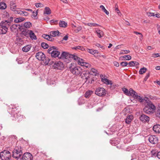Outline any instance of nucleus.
Listing matches in <instances>:
<instances>
[{
	"label": "nucleus",
	"mask_w": 160,
	"mask_h": 160,
	"mask_svg": "<svg viewBox=\"0 0 160 160\" xmlns=\"http://www.w3.org/2000/svg\"><path fill=\"white\" fill-rule=\"evenodd\" d=\"M59 57V58L62 59L63 60L67 61L66 60L67 59L69 61L71 60V58H72L75 60L76 58L75 57H77V56L74 55L70 54L67 52H63Z\"/></svg>",
	"instance_id": "1"
},
{
	"label": "nucleus",
	"mask_w": 160,
	"mask_h": 160,
	"mask_svg": "<svg viewBox=\"0 0 160 160\" xmlns=\"http://www.w3.org/2000/svg\"><path fill=\"white\" fill-rule=\"evenodd\" d=\"M36 57L40 61H43L46 65H48L50 61V59L48 58H46L45 55L42 52L36 53Z\"/></svg>",
	"instance_id": "2"
},
{
	"label": "nucleus",
	"mask_w": 160,
	"mask_h": 160,
	"mask_svg": "<svg viewBox=\"0 0 160 160\" xmlns=\"http://www.w3.org/2000/svg\"><path fill=\"white\" fill-rule=\"evenodd\" d=\"M48 52L51 54L52 57L54 58L58 57L59 58L60 52L58 51L55 47L50 48L48 50Z\"/></svg>",
	"instance_id": "3"
},
{
	"label": "nucleus",
	"mask_w": 160,
	"mask_h": 160,
	"mask_svg": "<svg viewBox=\"0 0 160 160\" xmlns=\"http://www.w3.org/2000/svg\"><path fill=\"white\" fill-rule=\"evenodd\" d=\"M16 108L17 107H15L14 106L12 107V117L14 118L13 119V120H17L18 121H20L22 120V117L20 114H19L18 113H17L18 111H16L18 110V108L16 109Z\"/></svg>",
	"instance_id": "4"
},
{
	"label": "nucleus",
	"mask_w": 160,
	"mask_h": 160,
	"mask_svg": "<svg viewBox=\"0 0 160 160\" xmlns=\"http://www.w3.org/2000/svg\"><path fill=\"white\" fill-rule=\"evenodd\" d=\"M12 157L18 159L22 155L21 147H17L12 152Z\"/></svg>",
	"instance_id": "5"
},
{
	"label": "nucleus",
	"mask_w": 160,
	"mask_h": 160,
	"mask_svg": "<svg viewBox=\"0 0 160 160\" xmlns=\"http://www.w3.org/2000/svg\"><path fill=\"white\" fill-rule=\"evenodd\" d=\"M11 157V153L9 151L4 150L0 153V158L2 160H9Z\"/></svg>",
	"instance_id": "6"
},
{
	"label": "nucleus",
	"mask_w": 160,
	"mask_h": 160,
	"mask_svg": "<svg viewBox=\"0 0 160 160\" xmlns=\"http://www.w3.org/2000/svg\"><path fill=\"white\" fill-rule=\"evenodd\" d=\"M130 95H131V96H132L134 98L137 99L140 102H142L144 100L146 102L147 101V99H148L147 98H145L146 99H145V98L143 99L142 97L138 95L137 93L132 88L130 89Z\"/></svg>",
	"instance_id": "7"
},
{
	"label": "nucleus",
	"mask_w": 160,
	"mask_h": 160,
	"mask_svg": "<svg viewBox=\"0 0 160 160\" xmlns=\"http://www.w3.org/2000/svg\"><path fill=\"white\" fill-rule=\"evenodd\" d=\"M75 57L76 58L75 61L78 62V63L79 65L86 68H88L90 67L91 65L88 63L84 62V60L82 59L78 56Z\"/></svg>",
	"instance_id": "8"
},
{
	"label": "nucleus",
	"mask_w": 160,
	"mask_h": 160,
	"mask_svg": "<svg viewBox=\"0 0 160 160\" xmlns=\"http://www.w3.org/2000/svg\"><path fill=\"white\" fill-rule=\"evenodd\" d=\"M95 93L99 97H103L105 96L106 91L103 88H98L96 89Z\"/></svg>",
	"instance_id": "9"
},
{
	"label": "nucleus",
	"mask_w": 160,
	"mask_h": 160,
	"mask_svg": "<svg viewBox=\"0 0 160 160\" xmlns=\"http://www.w3.org/2000/svg\"><path fill=\"white\" fill-rule=\"evenodd\" d=\"M71 71L74 74L78 75L80 74L82 72V69L79 67H75L73 68H71Z\"/></svg>",
	"instance_id": "10"
},
{
	"label": "nucleus",
	"mask_w": 160,
	"mask_h": 160,
	"mask_svg": "<svg viewBox=\"0 0 160 160\" xmlns=\"http://www.w3.org/2000/svg\"><path fill=\"white\" fill-rule=\"evenodd\" d=\"M148 140L151 143L155 144L158 142V138L155 136L151 135L149 137Z\"/></svg>",
	"instance_id": "11"
},
{
	"label": "nucleus",
	"mask_w": 160,
	"mask_h": 160,
	"mask_svg": "<svg viewBox=\"0 0 160 160\" xmlns=\"http://www.w3.org/2000/svg\"><path fill=\"white\" fill-rule=\"evenodd\" d=\"M54 68H57L58 69L61 70L64 67L62 63L61 62H56L53 65Z\"/></svg>",
	"instance_id": "12"
},
{
	"label": "nucleus",
	"mask_w": 160,
	"mask_h": 160,
	"mask_svg": "<svg viewBox=\"0 0 160 160\" xmlns=\"http://www.w3.org/2000/svg\"><path fill=\"white\" fill-rule=\"evenodd\" d=\"M83 74L84 75V76H82V77H83V79H85L86 80L85 82L87 83H92V81H93V80L91 79L90 80H90H88L90 78V77H89V74L88 73H87L86 72L83 73Z\"/></svg>",
	"instance_id": "13"
},
{
	"label": "nucleus",
	"mask_w": 160,
	"mask_h": 160,
	"mask_svg": "<svg viewBox=\"0 0 160 160\" xmlns=\"http://www.w3.org/2000/svg\"><path fill=\"white\" fill-rule=\"evenodd\" d=\"M0 24L1 27H3V28H6L8 29V27L10 26L11 25V24L10 23V22H8L7 20H6L4 21H2L1 22Z\"/></svg>",
	"instance_id": "14"
},
{
	"label": "nucleus",
	"mask_w": 160,
	"mask_h": 160,
	"mask_svg": "<svg viewBox=\"0 0 160 160\" xmlns=\"http://www.w3.org/2000/svg\"><path fill=\"white\" fill-rule=\"evenodd\" d=\"M140 120L143 122H148L149 120V118L146 115L142 114L140 117Z\"/></svg>",
	"instance_id": "15"
},
{
	"label": "nucleus",
	"mask_w": 160,
	"mask_h": 160,
	"mask_svg": "<svg viewBox=\"0 0 160 160\" xmlns=\"http://www.w3.org/2000/svg\"><path fill=\"white\" fill-rule=\"evenodd\" d=\"M146 102L147 104L146 106L150 108V109L151 110H152V111L154 112L156 109V107L155 106L151 101H147Z\"/></svg>",
	"instance_id": "16"
},
{
	"label": "nucleus",
	"mask_w": 160,
	"mask_h": 160,
	"mask_svg": "<svg viewBox=\"0 0 160 160\" xmlns=\"http://www.w3.org/2000/svg\"><path fill=\"white\" fill-rule=\"evenodd\" d=\"M23 158L25 159V160H31L32 158V155L29 152H26L22 156Z\"/></svg>",
	"instance_id": "17"
},
{
	"label": "nucleus",
	"mask_w": 160,
	"mask_h": 160,
	"mask_svg": "<svg viewBox=\"0 0 160 160\" xmlns=\"http://www.w3.org/2000/svg\"><path fill=\"white\" fill-rule=\"evenodd\" d=\"M28 31L29 32L28 33L30 38L32 40H37V38L35 34L33 32L32 30H28Z\"/></svg>",
	"instance_id": "18"
},
{
	"label": "nucleus",
	"mask_w": 160,
	"mask_h": 160,
	"mask_svg": "<svg viewBox=\"0 0 160 160\" xmlns=\"http://www.w3.org/2000/svg\"><path fill=\"white\" fill-rule=\"evenodd\" d=\"M96 32L97 33V35L99 38H101L103 36L104 33L102 31L98 28H96Z\"/></svg>",
	"instance_id": "19"
},
{
	"label": "nucleus",
	"mask_w": 160,
	"mask_h": 160,
	"mask_svg": "<svg viewBox=\"0 0 160 160\" xmlns=\"http://www.w3.org/2000/svg\"><path fill=\"white\" fill-rule=\"evenodd\" d=\"M15 13L18 14L22 16H26L28 15V12L20 10H15Z\"/></svg>",
	"instance_id": "20"
},
{
	"label": "nucleus",
	"mask_w": 160,
	"mask_h": 160,
	"mask_svg": "<svg viewBox=\"0 0 160 160\" xmlns=\"http://www.w3.org/2000/svg\"><path fill=\"white\" fill-rule=\"evenodd\" d=\"M50 35L52 37H55L57 36H59L61 33L58 31H52L50 32Z\"/></svg>",
	"instance_id": "21"
},
{
	"label": "nucleus",
	"mask_w": 160,
	"mask_h": 160,
	"mask_svg": "<svg viewBox=\"0 0 160 160\" xmlns=\"http://www.w3.org/2000/svg\"><path fill=\"white\" fill-rule=\"evenodd\" d=\"M153 130L156 133H160V125H154L153 127Z\"/></svg>",
	"instance_id": "22"
},
{
	"label": "nucleus",
	"mask_w": 160,
	"mask_h": 160,
	"mask_svg": "<svg viewBox=\"0 0 160 160\" xmlns=\"http://www.w3.org/2000/svg\"><path fill=\"white\" fill-rule=\"evenodd\" d=\"M143 111L144 112L146 113L149 114H152L154 112L153 111H152V110H151L150 108H148L146 106L143 108Z\"/></svg>",
	"instance_id": "23"
},
{
	"label": "nucleus",
	"mask_w": 160,
	"mask_h": 160,
	"mask_svg": "<svg viewBox=\"0 0 160 160\" xmlns=\"http://www.w3.org/2000/svg\"><path fill=\"white\" fill-rule=\"evenodd\" d=\"M133 117L132 115H130L127 116L125 119V122L127 124H129L132 120Z\"/></svg>",
	"instance_id": "24"
},
{
	"label": "nucleus",
	"mask_w": 160,
	"mask_h": 160,
	"mask_svg": "<svg viewBox=\"0 0 160 160\" xmlns=\"http://www.w3.org/2000/svg\"><path fill=\"white\" fill-rule=\"evenodd\" d=\"M102 81L104 83L108 85L110 84L112 85V84L111 81L104 78H102Z\"/></svg>",
	"instance_id": "25"
},
{
	"label": "nucleus",
	"mask_w": 160,
	"mask_h": 160,
	"mask_svg": "<svg viewBox=\"0 0 160 160\" xmlns=\"http://www.w3.org/2000/svg\"><path fill=\"white\" fill-rule=\"evenodd\" d=\"M31 48V45H26L23 47L22 48V51L25 52H27L29 51Z\"/></svg>",
	"instance_id": "26"
},
{
	"label": "nucleus",
	"mask_w": 160,
	"mask_h": 160,
	"mask_svg": "<svg viewBox=\"0 0 160 160\" xmlns=\"http://www.w3.org/2000/svg\"><path fill=\"white\" fill-rule=\"evenodd\" d=\"M51 13V11L48 7H46L45 8L43 12V14L44 15L47 14L49 15Z\"/></svg>",
	"instance_id": "27"
},
{
	"label": "nucleus",
	"mask_w": 160,
	"mask_h": 160,
	"mask_svg": "<svg viewBox=\"0 0 160 160\" xmlns=\"http://www.w3.org/2000/svg\"><path fill=\"white\" fill-rule=\"evenodd\" d=\"M59 26L60 27L65 28L67 26V23L63 21H60L59 22Z\"/></svg>",
	"instance_id": "28"
},
{
	"label": "nucleus",
	"mask_w": 160,
	"mask_h": 160,
	"mask_svg": "<svg viewBox=\"0 0 160 160\" xmlns=\"http://www.w3.org/2000/svg\"><path fill=\"white\" fill-rule=\"evenodd\" d=\"M25 18L22 17H20L17 18L15 19L14 20V22L15 23H19L24 21Z\"/></svg>",
	"instance_id": "29"
},
{
	"label": "nucleus",
	"mask_w": 160,
	"mask_h": 160,
	"mask_svg": "<svg viewBox=\"0 0 160 160\" xmlns=\"http://www.w3.org/2000/svg\"><path fill=\"white\" fill-rule=\"evenodd\" d=\"M8 29L7 28H5L3 27H1V29H0V34H6L7 32Z\"/></svg>",
	"instance_id": "30"
},
{
	"label": "nucleus",
	"mask_w": 160,
	"mask_h": 160,
	"mask_svg": "<svg viewBox=\"0 0 160 160\" xmlns=\"http://www.w3.org/2000/svg\"><path fill=\"white\" fill-rule=\"evenodd\" d=\"M78 104L79 105H81L85 103V101L83 98H80L78 100Z\"/></svg>",
	"instance_id": "31"
},
{
	"label": "nucleus",
	"mask_w": 160,
	"mask_h": 160,
	"mask_svg": "<svg viewBox=\"0 0 160 160\" xmlns=\"http://www.w3.org/2000/svg\"><path fill=\"white\" fill-rule=\"evenodd\" d=\"M93 92L92 91H88L86 92L85 94V97L86 98L89 97L91 94Z\"/></svg>",
	"instance_id": "32"
},
{
	"label": "nucleus",
	"mask_w": 160,
	"mask_h": 160,
	"mask_svg": "<svg viewBox=\"0 0 160 160\" xmlns=\"http://www.w3.org/2000/svg\"><path fill=\"white\" fill-rule=\"evenodd\" d=\"M91 74L94 75L96 76L98 73V71L96 69L94 68H92L90 71Z\"/></svg>",
	"instance_id": "33"
},
{
	"label": "nucleus",
	"mask_w": 160,
	"mask_h": 160,
	"mask_svg": "<svg viewBox=\"0 0 160 160\" xmlns=\"http://www.w3.org/2000/svg\"><path fill=\"white\" fill-rule=\"evenodd\" d=\"M7 7L6 4L4 2L0 3V9H5Z\"/></svg>",
	"instance_id": "34"
},
{
	"label": "nucleus",
	"mask_w": 160,
	"mask_h": 160,
	"mask_svg": "<svg viewBox=\"0 0 160 160\" xmlns=\"http://www.w3.org/2000/svg\"><path fill=\"white\" fill-rule=\"evenodd\" d=\"M122 90L124 93L126 95L128 96H131V95H130V90L128 91V89L127 88H122Z\"/></svg>",
	"instance_id": "35"
},
{
	"label": "nucleus",
	"mask_w": 160,
	"mask_h": 160,
	"mask_svg": "<svg viewBox=\"0 0 160 160\" xmlns=\"http://www.w3.org/2000/svg\"><path fill=\"white\" fill-rule=\"evenodd\" d=\"M16 42L17 43L20 44H22V43H23V40H22L21 38L19 37H18L16 38Z\"/></svg>",
	"instance_id": "36"
},
{
	"label": "nucleus",
	"mask_w": 160,
	"mask_h": 160,
	"mask_svg": "<svg viewBox=\"0 0 160 160\" xmlns=\"http://www.w3.org/2000/svg\"><path fill=\"white\" fill-rule=\"evenodd\" d=\"M32 25V24L30 22H27L24 23V27L26 28H29Z\"/></svg>",
	"instance_id": "37"
},
{
	"label": "nucleus",
	"mask_w": 160,
	"mask_h": 160,
	"mask_svg": "<svg viewBox=\"0 0 160 160\" xmlns=\"http://www.w3.org/2000/svg\"><path fill=\"white\" fill-rule=\"evenodd\" d=\"M147 70V68H145L143 67L141 68L139 71V73L140 74H142L144 73Z\"/></svg>",
	"instance_id": "38"
},
{
	"label": "nucleus",
	"mask_w": 160,
	"mask_h": 160,
	"mask_svg": "<svg viewBox=\"0 0 160 160\" xmlns=\"http://www.w3.org/2000/svg\"><path fill=\"white\" fill-rule=\"evenodd\" d=\"M32 15V17L33 18L35 19H37L38 18L37 16L38 14V11H33Z\"/></svg>",
	"instance_id": "39"
},
{
	"label": "nucleus",
	"mask_w": 160,
	"mask_h": 160,
	"mask_svg": "<svg viewBox=\"0 0 160 160\" xmlns=\"http://www.w3.org/2000/svg\"><path fill=\"white\" fill-rule=\"evenodd\" d=\"M87 25L90 27H97L100 26V25L99 24L94 23H88L87 24Z\"/></svg>",
	"instance_id": "40"
},
{
	"label": "nucleus",
	"mask_w": 160,
	"mask_h": 160,
	"mask_svg": "<svg viewBox=\"0 0 160 160\" xmlns=\"http://www.w3.org/2000/svg\"><path fill=\"white\" fill-rule=\"evenodd\" d=\"M41 46L44 49H46L48 47V45L46 43L43 42L41 43Z\"/></svg>",
	"instance_id": "41"
},
{
	"label": "nucleus",
	"mask_w": 160,
	"mask_h": 160,
	"mask_svg": "<svg viewBox=\"0 0 160 160\" xmlns=\"http://www.w3.org/2000/svg\"><path fill=\"white\" fill-rule=\"evenodd\" d=\"M17 6L14 3L10 4V8L12 10L14 11V9L16 8Z\"/></svg>",
	"instance_id": "42"
},
{
	"label": "nucleus",
	"mask_w": 160,
	"mask_h": 160,
	"mask_svg": "<svg viewBox=\"0 0 160 160\" xmlns=\"http://www.w3.org/2000/svg\"><path fill=\"white\" fill-rule=\"evenodd\" d=\"M130 52V51L129 50H123L121 51L120 53V54H126Z\"/></svg>",
	"instance_id": "43"
},
{
	"label": "nucleus",
	"mask_w": 160,
	"mask_h": 160,
	"mask_svg": "<svg viewBox=\"0 0 160 160\" xmlns=\"http://www.w3.org/2000/svg\"><path fill=\"white\" fill-rule=\"evenodd\" d=\"M122 58L124 59V60H129L131 59V57L129 55H125L123 56Z\"/></svg>",
	"instance_id": "44"
},
{
	"label": "nucleus",
	"mask_w": 160,
	"mask_h": 160,
	"mask_svg": "<svg viewBox=\"0 0 160 160\" xmlns=\"http://www.w3.org/2000/svg\"><path fill=\"white\" fill-rule=\"evenodd\" d=\"M87 51L90 53L92 54H94L96 52V50H93L90 49H87Z\"/></svg>",
	"instance_id": "45"
},
{
	"label": "nucleus",
	"mask_w": 160,
	"mask_h": 160,
	"mask_svg": "<svg viewBox=\"0 0 160 160\" xmlns=\"http://www.w3.org/2000/svg\"><path fill=\"white\" fill-rule=\"evenodd\" d=\"M152 57L154 58L159 57H160V53L153 54L152 55Z\"/></svg>",
	"instance_id": "46"
},
{
	"label": "nucleus",
	"mask_w": 160,
	"mask_h": 160,
	"mask_svg": "<svg viewBox=\"0 0 160 160\" xmlns=\"http://www.w3.org/2000/svg\"><path fill=\"white\" fill-rule=\"evenodd\" d=\"M35 6L37 8L38 7H43L44 6V5L40 3H37L35 4Z\"/></svg>",
	"instance_id": "47"
},
{
	"label": "nucleus",
	"mask_w": 160,
	"mask_h": 160,
	"mask_svg": "<svg viewBox=\"0 0 160 160\" xmlns=\"http://www.w3.org/2000/svg\"><path fill=\"white\" fill-rule=\"evenodd\" d=\"M82 29V28L81 26H78L77 27V29L74 30V31L76 33L78 32L79 31H81Z\"/></svg>",
	"instance_id": "48"
},
{
	"label": "nucleus",
	"mask_w": 160,
	"mask_h": 160,
	"mask_svg": "<svg viewBox=\"0 0 160 160\" xmlns=\"http://www.w3.org/2000/svg\"><path fill=\"white\" fill-rule=\"evenodd\" d=\"M128 64V62H122L120 64L122 67L126 66Z\"/></svg>",
	"instance_id": "49"
},
{
	"label": "nucleus",
	"mask_w": 160,
	"mask_h": 160,
	"mask_svg": "<svg viewBox=\"0 0 160 160\" xmlns=\"http://www.w3.org/2000/svg\"><path fill=\"white\" fill-rule=\"evenodd\" d=\"M22 34L26 37H27L29 35L28 32L26 31L23 30L22 32Z\"/></svg>",
	"instance_id": "50"
},
{
	"label": "nucleus",
	"mask_w": 160,
	"mask_h": 160,
	"mask_svg": "<svg viewBox=\"0 0 160 160\" xmlns=\"http://www.w3.org/2000/svg\"><path fill=\"white\" fill-rule=\"evenodd\" d=\"M49 35H47V34H43L42 35V37H43V38L47 39V40H48V37H49Z\"/></svg>",
	"instance_id": "51"
},
{
	"label": "nucleus",
	"mask_w": 160,
	"mask_h": 160,
	"mask_svg": "<svg viewBox=\"0 0 160 160\" xmlns=\"http://www.w3.org/2000/svg\"><path fill=\"white\" fill-rule=\"evenodd\" d=\"M149 76H150L149 73H148L145 76V77L144 78V81H146L148 79V78L149 77Z\"/></svg>",
	"instance_id": "52"
},
{
	"label": "nucleus",
	"mask_w": 160,
	"mask_h": 160,
	"mask_svg": "<svg viewBox=\"0 0 160 160\" xmlns=\"http://www.w3.org/2000/svg\"><path fill=\"white\" fill-rule=\"evenodd\" d=\"M134 61H131L129 62V63H128L129 66L130 67H133L134 66Z\"/></svg>",
	"instance_id": "53"
},
{
	"label": "nucleus",
	"mask_w": 160,
	"mask_h": 160,
	"mask_svg": "<svg viewBox=\"0 0 160 160\" xmlns=\"http://www.w3.org/2000/svg\"><path fill=\"white\" fill-rule=\"evenodd\" d=\"M147 15L148 16L151 17V16H155V14L153 12H148L147 13Z\"/></svg>",
	"instance_id": "54"
},
{
	"label": "nucleus",
	"mask_w": 160,
	"mask_h": 160,
	"mask_svg": "<svg viewBox=\"0 0 160 160\" xmlns=\"http://www.w3.org/2000/svg\"><path fill=\"white\" fill-rule=\"evenodd\" d=\"M113 63L114 65L116 67H118L119 66V63L116 61H114L113 62Z\"/></svg>",
	"instance_id": "55"
},
{
	"label": "nucleus",
	"mask_w": 160,
	"mask_h": 160,
	"mask_svg": "<svg viewBox=\"0 0 160 160\" xmlns=\"http://www.w3.org/2000/svg\"><path fill=\"white\" fill-rule=\"evenodd\" d=\"M13 20V18L12 17H11L9 19H8L7 20L8 22H10V23L11 24V22Z\"/></svg>",
	"instance_id": "56"
},
{
	"label": "nucleus",
	"mask_w": 160,
	"mask_h": 160,
	"mask_svg": "<svg viewBox=\"0 0 160 160\" xmlns=\"http://www.w3.org/2000/svg\"><path fill=\"white\" fill-rule=\"evenodd\" d=\"M96 46H97V47H100L101 48H102V49H104V47L102 46L99 43H96Z\"/></svg>",
	"instance_id": "57"
},
{
	"label": "nucleus",
	"mask_w": 160,
	"mask_h": 160,
	"mask_svg": "<svg viewBox=\"0 0 160 160\" xmlns=\"http://www.w3.org/2000/svg\"><path fill=\"white\" fill-rule=\"evenodd\" d=\"M54 39L53 38H52V37H51L49 35L48 39V40L51 41H52L54 40Z\"/></svg>",
	"instance_id": "58"
},
{
	"label": "nucleus",
	"mask_w": 160,
	"mask_h": 160,
	"mask_svg": "<svg viewBox=\"0 0 160 160\" xmlns=\"http://www.w3.org/2000/svg\"><path fill=\"white\" fill-rule=\"evenodd\" d=\"M134 33L137 35L139 34L141 35V38H142L143 36L141 33L137 32H134Z\"/></svg>",
	"instance_id": "59"
},
{
	"label": "nucleus",
	"mask_w": 160,
	"mask_h": 160,
	"mask_svg": "<svg viewBox=\"0 0 160 160\" xmlns=\"http://www.w3.org/2000/svg\"><path fill=\"white\" fill-rule=\"evenodd\" d=\"M68 36L67 35H66L63 38V40L67 41L68 39Z\"/></svg>",
	"instance_id": "60"
},
{
	"label": "nucleus",
	"mask_w": 160,
	"mask_h": 160,
	"mask_svg": "<svg viewBox=\"0 0 160 160\" xmlns=\"http://www.w3.org/2000/svg\"><path fill=\"white\" fill-rule=\"evenodd\" d=\"M80 48H81V46H76V47H74L73 48V49H74L75 50H78V49H80Z\"/></svg>",
	"instance_id": "61"
},
{
	"label": "nucleus",
	"mask_w": 160,
	"mask_h": 160,
	"mask_svg": "<svg viewBox=\"0 0 160 160\" xmlns=\"http://www.w3.org/2000/svg\"><path fill=\"white\" fill-rule=\"evenodd\" d=\"M100 8L102 10V11L104 10L105 9L104 7L102 5L100 6Z\"/></svg>",
	"instance_id": "62"
},
{
	"label": "nucleus",
	"mask_w": 160,
	"mask_h": 160,
	"mask_svg": "<svg viewBox=\"0 0 160 160\" xmlns=\"http://www.w3.org/2000/svg\"><path fill=\"white\" fill-rule=\"evenodd\" d=\"M103 11L107 15H108L109 14V12L106 9Z\"/></svg>",
	"instance_id": "63"
},
{
	"label": "nucleus",
	"mask_w": 160,
	"mask_h": 160,
	"mask_svg": "<svg viewBox=\"0 0 160 160\" xmlns=\"http://www.w3.org/2000/svg\"><path fill=\"white\" fill-rule=\"evenodd\" d=\"M157 157L159 159H160V151L158 153Z\"/></svg>",
	"instance_id": "64"
}]
</instances>
